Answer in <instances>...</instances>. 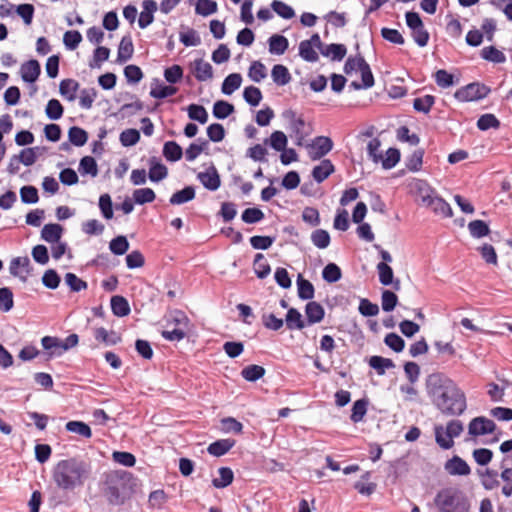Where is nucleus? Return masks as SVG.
<instances>
[{
  "instance_id": "f257e3e1",
  "label": "nucleus",
  "mask_w": 512,
  "mask_h": 512,
  "mask_svg": "<svg viewBox=\"0 0 512 512\" xmlns=\"http://www.w3.org/2000/svg\"><path fill=\"white\" fill-rule=\"evenodd\" d=\"M426 391L432 404L446 416H460L467 408L465 393L442 373L427 377Z\"/></svg>"
},
{
  "instance_id": "f03ea898",
  "label": "nucleus",
  "mask_w": 512,
  "mask_h": 512,
  "mask_svg": "<svg viewBox=\"0 0 512 512\" xmlns=\"http://www.w3.org/2000/svg\"><path fill=\"white\" fill-rule=\"evenodd\" d=\"M92 474V465L81 457L60 460L52 470V479L62 491L71 492L82 487Z\"/></svg>"
},
{
  "instance_id": "7ed1b4c3",
  "label": "nucleus",
  "mask_w": 512,
  "mask_h": 512,
  "mask_svg": "<svg viewBox=\"0 0 512 512\" xmlns=\"http://www.w3.org/2000/svg\"><path fill=\"white\" fill-rule=\"evenodd\" d=\"M134 478L129 472H112L106 475L104 495L109 504L123 505L133 494Z\"/></svg>"
},
{
  "instance_id": "20e7f679",
  "label": "nucleus",
  "mask_w": 512,
  "mask_h": 512,
  "mask_svg": "<svg viewBox=\"0 0 512 512\" xmlns=\"http://www.w3.org/2000/svg\"><path fill=\"white\" fill-rule=\"evenodd\" d=\"M434 504L440 512H467L470 508L466 496L455 488L440 490L434 498Z\"/></svg>"
},
{
  "instance_id": "39448f33",
  "label": "nucleus",
  "mask_w": 512,
  "mask_h": 512,
  "mask_svg": "<svg viewBox=\"0 0 512 512\" xmlns=\"http://www.w3.org/2000/svg\"><path fill=\"white\" fill-rule=\"evenodd\" d=\"M189 323V318L183 311L174 310L166 319V327L174 326L173 329L163 330L161 335L167 341H181L187 335Z\"/></svg>"
},
{
  "instance_id": "423d86ee",
  "label": "nucleus",
  "mask_w": 512,
  "mask_h": 512,
  "mask_svg": "<svg viewBox=\"0 0 512 512\" xmlns=\"http://www.w3.org/2000/svg\"><path fill=\"white\" fill-rule=\"evenodd\" d=\"M419 190L422 203L430 207L436 215H440L443 218L452 217V208L443 198L432 195V191L429 188L423 189L420 186Z\"/></svg>"
},
{
  "instance_id": "0eeeda50",
  "label": "nucleus",
  "mask_w": 512,
  "mask_h": 512,
  "mask_svg": "<svg viewBox=\"0 0 512 512\" xmlns=\"http://www.w3.org/2000/svg\"><path fill=\"white\" fill-rule=\"evenodd\" d=\"M490 88L484 84L473 82L455 92V98L462 102L477 101L485 98Z\"/></svg>"
},
{
  "instance_id": "6e6552de",
  "label": "nucleus",
  "mask_w": 512,
  "mask_h": 512,
  "mask_svg": "<svg viewBox=\"0 0 512 512\" xmlns=\"http://www.w3.org/2000/svg\"><path fill=\"white\" fill-rule=\"evenodd\" d=\"M333 148V141L327 136H317L308 145L309 157L312 160H319L327 155Z\"/></svg>"
},
{
  "instance_id": "1a4fd4ad",
  "label": "nucleus",
  "mask_w": 512,
  "mask_h": 512,
  "mask_svg": "<svg viewBox=\"0 0 512 512\" xmlns=\"http://www.w3.org/2000/svg\"><path fill=\"white\" fill-rule=\"evenodd\" d=\"M496 424L493 420L484 416L473 418L468 425V433L471 436H482L492 434L496 431Z\"/></svg>"
},
{
  "instance_id": "9d476101",
  "label": "nucleus",
  "mask_w": 512,
  "mask_h": 512,
  "mask_svg": "<svg viewBox=\"0 0 512 512\" xmlns=\"http://www.w3.org/2000/svg\"><path fill=\"white\" fill-rule=\"evenodd\" d=\"M284 117L289 121V128L294 133L296 144L302 145L306 133L304 132L305 121L301 117H296V113L292 110L286 111Z\"/></svg>"
},
{
  "instance_id": "9b49d317",
  "label": "nucleus",
  "mask_w": 512,
  "mask_h": 512,
  "mask_svg": "<svg viewBox=\"0 0 512 512\" xmlns=\"http://www.w3.org/2000/svg\"><path fill=\"white\" fill-rule=\"evenodd\" d=\"M9 272L12 276L19 277L22 281H26L31 272L30 259L27 256L13 258L9 265Z\"/></svg>"
},
{
  "instance_id": "f8f14e48",
  "label": "nucleus",
  "mask_w": 512,
  "mask_h": 512,
  "mask_svg": "<svg viewBox=\"0 0 512 512\" xmlns=\"http://www.w3.org/2000/svg\"><path fill=\"white\" fill-rule=\"evenodd\" d=\"M444 469L452 476H467L471 472L466 461L457 455L446 461Z\"/></svg>"
},
{
  "instance_id": "ddd939ff",
  "label": "nucleus",
  "mask_w": 512,
  "mask_h": 512,
  "mask_svg": "<svg viewBox=\"0 0 512 512\" xmlns=\"http://www.w3.org/2000/svg\"><path fill=\"white\" fill-rule=\"evenodd\" d=\"M197 178L201 184L210 191L217 190L221 185L220 176L214 166H211L204 172H199Z\"/></svg>"
},
{
  "instance_id": "4468645a",
  "label": "nucleus",
  "mask_w": 512,
  "mask_h": 512,
  "mask_svg": "<svg viewBox=\"0 0 512 512\" xmlns=\"http://www.w3.org/2000/svg\"><path fill=\"white\" fill-rule=\"evenodd\" d=\"M377 271L379 275V281L384 286L392 285L395 290L400 289V280L395 279L394 280V273L393 269L384 262H380L377 264Z\"/></svg>"
},
{
  "instance_id": "2eb2a0df",
  "label": "nucleus",
  "mask_w": 512,
  "mask_h": 512,
  "mask_svg": "<svg viewBox=\"0 0 512 512\" xmlns=\"http://www.w3.org/2000/svg\"><path fill=\"white\" fill-rule=\"evenodd\" d=\"M20 72L24 82L33 83L38 79L41 67L37 60L32 59L21 65Z\"/></svg>"
},
{
  "instance_id": "dca6fc26",
  "label": "nucleus",
  "mask_w": 512,
  "mask_h": 512,
  "mask_svg": "<svg viewBox=\"0 0 512 512\" xmlns=\"http://www.w3.org/2000/svg\"><path fill=\"white\" fill-rule=\"evenodd\" d=\"M193 73L200 82H205L213 78V68L209 62L203 59H195L193 62Z\"/></svg>"
},
{
  "instance_id": "f3484780",
  "label": "nucleus",
  "mask_w": 512,
  "mask_h": 512,
  "mask_svg": "<svg viewBox=\"0 0 512 512\" xmlns=\"http://www.w3.org/2000/svg\"><path fill=\"white\" fill-rule=\"evenodd\" d=\"M305 314L308 325H313L324 319L325 310L318 302L310 301L305 306Z\"/></svg>"
},
{
  "instance_id": "a211bd4d",
  "label": "nucleus",
  "mask_w": 512,
  "mask_h": 512,
  "mask_svg": "<svg viewBox=\"0 0 512 512\" xmlns=\"http://www.w3.org/2000/svg\"><path fill=\"white\" fill-rule=\"evenodd\" d=\"M149 165L148 177L152 182H159L167 177L168 169L158 160V158L151 157Z\"/></svg>"
},
{
  "instance_id": "6ab92c4d",
  "label": "nucleus",
  "mask_w": 512,
  "mask_h": 512,
  "mask_svg": "<svg viewBox=\"0 0 512 512\" xmlns=\"http://www.w3.org/2000/svg\"><path fill=\"white\" fill-rule=\"evenodd\" d=\"M335 171L333 163L329 159H324L312 170V177L317 183H322Z\"/></svg>"
},
{
  "instance_id": "aec40b11",
  "label": "nucleus",
  "mask_w": 512,
  "mask_h": 512,
  "mask_svg": "<svg viewBox=\"0 0 512 512\" xmlns=\"http://www.w3.org/2000/svg\"><path fill=\"white\" fill-rule=\"evenodd\" d=\"M134 53V46L130 36H124L118 46L117 62L123 64L130 60Z\"/></svg>"
},
{
  "instance_id": "412c9836",
  "label": "nucleus",
  "mask_w": 512,
  "mask_h": 512,
  "mask_svg": "<svg viewBox=\"0 0 512 512\" xmlns=\"http://www.w3.org/2000/svg\"><path fill=\"white\" fill-rule=\"evenodd\" d=\"M94 338L106 345H116L121 342V336L115 331H107L104 327L94 329Z\"/></svg>"
},
{
  "instance_id": "4be33fe9",
  "label": "nucleus",
  "mask_w": 512,
  "mask_h": 512,
  "mask_svg": "<svg viewBox=\"0 0 512 512\" xmlns=\"http://www.w3.org/2000/svg\"><path fill=\"white\" fill-rule=\"evenodd\" d=\"M63 227L59 224L49 223L44 225L41 238L48 243L58 242L62 236Z\"/></svg>"
},
{
  "instance_id": "5701e85b",
  "label": "nucleus",
  "mask_w": 512,
  "mask_h": 512,
  "mask_svg": "<svg viewBox=\"0 0 512 512\" xmlns=\"http://www.w3.org/2000/svg\"><path fill=\"white\" fill-rule=\"evenodd\" d=\"M347 53V48L344 44H328L325 45L321 54L324 57L330 58L332 61H341Z\"/></svg>"
},
{
  "instance_id": "b1692460",
  "label": "nucleus",
  "mask_w": 512,
  "mask_h": 512,
  "mask_svg": "<svg viewBox=\"0 0 512 512\" xmlns=\"http://www.w3.org/2000/svg\"><path fill=\"white\" fill-rule=\"evenodd\" d=\"M235 445V440L232 439H220L213 443H211L207 451L210 455L220 457L225 455L233 446Z\"/></svg>"
},
{
  "instance_id": "393cba45",
  "label": "nucleus",
  "mask_w": 512,
  "mask_h": 512,
  "mask_svg": "<svg viewBox=\"0 0 512 512\" xmlns=\"http://www.w3.org/2000/svg\"><path fill=\"white\" fill-rule=\"evenodd\" d=\"M269 52L275 55H282L288 49V39L282 35H272L269 40Z\"/></svg>"
},
{
  "instance_id": "a878e982",
  "label": "nucleus",
  "mask_w": 512,
  "mask_h": 512,
  "mask_svg": "<svg viewBox=\"0 0 512 512\" xmlns=\"http://www.w3.org/2000/svg\"><path fill=\"white\" fill-rule=\"evenodd\" d=\"M111 310L118 317H125L131 311L127 299L120 295H115L111 298Z\"/></svg>"
},
{
  "instance_id": "bb28decb",
  "label": "nucleus",
  "mask_w": 512,
  "mask_h": 512,
  "mask_svg": "<svg viewBox=\"0 0 512 512\" xmlns=\"http://www.w3.org/2000/svg\"><path fill=\"white\" fill-rule=\"evenodd\" d=\"M195 198V189L193 186H186L182 190H179L172 194L169 199L171 205H181L187 203Z\"/></svg>"
},
{
  "instance_id": "cd10ccee",
  "label": "nucleus",
  "mask_w": 512,
  "mask_h": 512,
  "mask_svg": "<svg viewBox=\"0 0 512 512\" xmlns=\"http://www.w3.org/2000/svg\"><path fill=\"white\" fill-rule=\"evenodd\" d=\"M271 77L274 83L278 86L287 85L291 81V75L286 66L276 64L271 71Z\"/></svg>"
},
{
  "instance_id": "c85d7f7f",
  "label": "nucleus",
  "mask_w": 512,
  "mask_h": 512,
  "mask_svg": "<svg viewBox=\"0 0 512 512\" xmlns=\"http://www.w3.org/2000/svg\"><path fill=\"white\" fill-rule=\"evenodd\" d=\"M286 326L289 330H302L306 325L296 308H289L286 314Z\"/></svg>"
},
{
  "instance_id": "c756f323",
  "label": "nucleus",
  "mask_w": 512,
  "mask_h": 512,
  "mask_svg": "<svg viewBox=\"0 0 512 512\" xmlns=\"http://www.w3.org/2000/svg\"><path fill=\"white\" fill-rule=\"evenodd\" d=\"M219 478L212 480V485L217 489H223L229 486L234 479V473L229 467H220L218 469Z\"/></svg>"
},
{
  "instance_id": "7c9ffc66",
  "label": "nucleus",
  "mask_w": 512,
  "mask_h": 512,
  "mask_svg": "<svg viewBox=\"0 0 512 512\" xmlns=\"http://www.w3.org/2000/svg\"><path fill=\"white\" fill-rule=\"evenodd\" d=\"M298 297L301 300H311L314 297L315 289L313 284L302 277L301 274L297 278Z\"/></svg>"
},
{
  "instance_id": "2f4dec72",
  "label": "nucleus",
  "mask_w": 512,
  "mask_h": 512,
  "mask_svg": "<svg viewBox=\"0 0 512 512\" xmlns=\"http://www.w3.org/2000/svg\"><path fill=\"white\" fill-rule=\"evenodd\" d=\"M163 156L170 162H176L183 156L181 146L175 141H167L163 146Z\"/></svg>"
},
{
  "instance_id": "473e14b6",
  "label": "nucleus",
  "mask_w": 512,
  "mask_h": 512,
  "mask_svg": "<svg viewBox=\"0 0 512 512\" xmlns=\"http://www.w3.org/2000/svg\"><path fill=\"white\" fill-rule=\"evenodd\" d=\"M369 366L373 368L378 375H384L386 369H392L395 367L394 362L389 358L382 356H372L369 359Z\"/></svg>"
},
{
  "instance_id": "72a5a7b5",
  "label": "nucleus",
  "mask_w": 512,
  "mask_h": 512,
  "mask_svg": "<svg viewBox=\"0 0 512 512\" xmlns=\"http://www.w3.org/2000/svg\"><path fill=\"white\" fill-rule=\"evenodd\" d=\"M242 83V76L239 73L229 74L222 83V93L225 95H231L235 90H237Z\"/></svg>"
},
{
  "instance_id": "f704fd0d",
  "label": "nucleus",
  "mask_w": 512,
  "mask_h": 512,
  "mask_svg": "<svg viewBox=\"0 0 512 512\" xmlns=\"http://www.w3.org/2000/svg\"><path fill=\"white\" fill-rule=\"evenodd\" d=\"M253 267L255 274L260 279L266 278L271 272V267L262 253L255 255Z\"/></svg>"
},
{
  "instance_id": "c9c22d12",
  "label": "nucleus",
  "mask_w": 512,
  "mask_h": 512,
  "mask_svg": "<svg viewBox=\"0 0 512 512\" xmlns=\"http://www.w3.org/2000/svg\"><path fill=\"white\" fill-rule=\"evenodd\" d=\"M65 428L67 431L78 434L83 438L89 439L92 437L91 428L85 422L69 421L66 423Z\"/></svg>"
},
{
  "instance_id": "e433bc0d",
  "label": "nucleus",
  "mask_w": 512,
  "mask_h": 512,
  "mask_svg": "<svg viewBox=\"0 0 512 512\" xmlns=\"http://www.w3.org/2000/svg\"><path fill=\"white\" fill-rule=\"evenodd\" d=\"M287 142V136L282 131H274L268 139L264 140V144H269L276 151L285 150Z\"/></svg>"
},
{
  "instance_id": "4c0bfd02",
  "label": "nucleus",
  "mask_w": 512,
  "mask_h": 512,
  "mask_svg": "<svg viewBox=\"0 0 512 512\" xmlns=\"http://www.w3.org/2000/svg\"><path fill=\"white\" fill-rule=\"evenodd\" d=\"M68 139L69 141L77 146H84L88 140V133L78 126H72L68 131Z\"/></svg>"
},
{
  "instance_id": "58836bf2",
  "label": "nucleus",
  "mask_w": 512,
  "mask_h": 512,
  "mask_svg": "<svg viewBox=\"0 0 512 512\" xmlns=\"http://www.w3.org/2000/svg\"><path fill=\"white\" fill-rule=\"evenodd\" d=\"M79 88V83L73 79H64L60 82V94L66 97L69 101H73L76 97L75 93Z\"/></svg>"
},
{
  "instance_id": "ea45409f",
  "label": "nucleus",
  "mask_w": 512,
  "mask_h": 512,
  "mask_svg": "<svg viewBox=\"0 0 512 512\" xmlns=\"http://www.w3.org/2000/svg\"><path fill=\"white\" fill-rule=\"evenodd\" d=\"M234 105L224 101L218 100L213 105V116L217 119H225L234 112Z\"/></svg>"
},
{
  "instance_id": "a19ab883",
  "label": "nucleus",
  "mask_w": 512,
  "mask_h": 512,
  "mask_svg": "<svg viewBox=\"0 0 512 512\" xmlns=\"http://www.w3.org/2000/svg\"><path fill=\"white\" fill-rule=\"evenodd\" d=\"M299 55L300 57L310 63L317 62L319 59L318 53L315 47L312 46L309 41H301L299 44Z\"/></svg>"
},
{
  "instance_id": "79ce46f5",
  "label": "nucleus",
  "mask_w": 512,
  "mask_h": 512,
  "mask_svg": "<svg viewBox=\"0 0 512 512\" xmlns=\"http://www.w3.org/2000/svg\"><path fill=\"white\" fill-rule=\"evenodd\" d=\"M481 57L487 61L497 64L504 63L506 61L505 54L494 46L484 47L481 50Z\"/></svg>"
},
{
  "instance_id": "37998d69",
  "label": "nucleus",
  "mask_w": 512,
  "mask_h": 512,
  "mask_svg": "<svg viewBox=\"0 0 512 512\" xmlns=\"http://www.w3.org/2000/svg\"><path fill=\"white\" fill-rule=\"evenodd\" d=\"M79 172L82 175H91L96 177L98 175V166L95 159L91 156H84L79 163Z\"/></svg>"
},
{
  "instance_id": "c03bdc74",
  "label": "nucleus",
  "mask_w": 512,
  "mask_h": 512,
  "mask_svg": "<svg viewBox=\"0 0 512 512\" xmlns=\"http://www.w3.org/2000/svg\"><path fill=\"white\" fill-rule=\"evenodd\" d=\"M265 374L264 367L260 365H248L242 369L241 375L242 377L249 382H255L258 379L262 378Z\"/></svg>"
},
{
  "instance_id": "a18cd8bd",
  "label": "nucleus",
  "mask_w": 512,
  "mask_h": 512,
  "mask_svg": "<svg viewBox=\"0 0 512 512\" xmlns=\"http://www.w3.org/2000/svg\"><path fill=\"white\" fill-rule=\"evenodd\" d=\"M499 127L500 121L491 113L483 114L477 120V128L481 131H487L491 128L498 129Z\"/></svg>"
},
{
  "instance_id": "49530a36",
  "label": "nucleus",
  "mask_w": 512,
  "mask_h": 512,
  "mask_svg": "<svg viewBox=\"0 0 512 512\" xmlns=\"http://www.w3.org/2000/svg\"><path fill=\"white\" fill-rule=\"evenodd\" d=\"M42 347L49 351L51 356L62 355L60 339L53 336H45L41 339Z\"/></svg>"
},
{
  "instance_id": "de8ad7c7",
  "label": "nucleus",
  "mask_w": 512,
  "mask_h": 512,
  "mask_svg": "<svg viewBox=\"0 0 512 512\" xmlns=\"http://www.w3.org/2000/svg\"><path fill=\"white\" fill-rule=\"evenodd\" d=\"M369 402L367 399L362 398L354 402L352 407V413L350 416V419L354 423H358L362 421L364 418L366 412H367V406Z\"/></svg>"
},
{
  "instance_id": "09e8293b",
  "label": "nucleus",
  "mask_w": 512,
  "mask_h": 512,
  "mask_svg": "<svg viewBox=\"0 0 512 512\" xmlns=\"http://www.w3.org/2000/svg\"><path fill=\"white\" fill-rule=\"evenodd\" d=\"M468 229L472 237L482 238L490 233L489 226L483 220H473L468 224Z\"/></svg>"
},
{
  "instance_id": "8fccbe9b",
  "label": "nucleus",
  "mask_w": 512,
  "mask_h": 512,
  "mask_svg": "<svg viewBox=\"0 0 512 512\" xmlns=\"http://www.w3.org/2000/svg\"><path fill=\"white\" fill-rule=\"evenodd\" d=\"M188 116L191 120L205 124L208 121V113L202 105L190 104L187 107Z\"/></svg>"
},
{
  "instance_id": "3c124183",
  "label": "nucleus",
  "mask_w": 512,
  "mask_h": 512,
  "mask_svg": "<svg viewBox=\"0 0 512 512\" xmlns=\"http://www.w3.org/2000/svg\"><path fill=\"white\" fill-rule=\"evenodd\" d=\"M322 277L328 283H335L341 279L342 272L338 265L329 263L322 270Z\"/></svg>"
},
{
  "instance_id": "603ef678",
  "label": "nucleus",
  "mask_w": 512,
  "mask_h": 512,
  "mask_svg": "<svg viewBox=\"0 0 512 512\" xmlns=\"http://www.w3.org/2000/svg\"><path fill=\"white\" fill-rule=\"evenodd\" d=\"M156 194L151 188H140L133 192V199L135 203L143 205L151 203L155 200Z\"/></svg>"
},
{
  "instance_id": "864d4df0",
  "label": "nucleus",
  "mask_w": 512,
  "mask_h": 512,
  "mask_svg": "<svg viewBox=\"0 0 512 512\" xmlns=\"http://www.w3.org/2000/svg\"><path fill=\"white\" fill-rule=\"evenodd\" d=\"M109 249L115 255H123L129 249V242L125 236H117L110 241Z\"/></svg>"
},
{
  "instance_id": "5fc2aeb1",
  "label": "nucleus",
  "mask_w": 512,
  "mask_h": 512,
  "mask_svg": "<svg viewBox=\"0 0 512 512\" xmlns=\"http://www.w3.org/2000/svg\"><path fill=\"white\" fill-rule=\"evenodd\" d=\"M330 235L324 229H316L311 234L312 243L319 249H325L330 244Z\"/></svg>"
},
{
  "instance_id": "6e6d98bb",
  "label": "nucleus",
  "mask_w": 512,
  "mask_h": 512,
  "mask_svg": "<svg viewBox=\"0 0 512 512\" xmlns=\"http://www.w3.org/2000/svg\"><path fill=\"white\" fill-rule=\"evenodd\" d=\"M263 211L257 207L247 208L242 212L241 219L246 224H255L264 219Z\"/></svg>"
},
{
  "instance_id": "4d7b16f0",
  "label": "nucleus",
  "mask_w": 512,
  "mask_h": 512,
  "mask_svg": "<svg viewBox=\"0 0 512 512\" xmlns=\"http://www.w3.org/2000/svg\"><path fill=\"white\" fill-rule=\"evenodd\" d=\"M435 103V97L432 95H425L424 97L415 98L413 101V108L424 114H428L431 107Z\"/></svg>"
},
{
  "instance_id": "13d9d810",
  "label": "nucleus",
  "mask_w": 512,
  "mask_h": 512,
  "mask_svg": "<svg viewBox=\"0 0 512 512\" xmlns=\"http://www.w3.org/2000/svg\"><path fill=\"white\" fill-rule=\"evenodd\" d=\"M481 482L483 487L486 490H493L499 486V481L497 480L498 472L492 469H486L485 472L480 473Z\"/></svg>"
},
{
  "instance_id": "bf43d9fd",
  "label": "nucleus",
  "mask_w": 512,
  "mask_h": 512,
  "mask_svg": "<svg viewBox=\"0 0 512 512\" xmlns=\"http://www.w3.org/2000/svg\"><path fill=\"white\" fill-rule=\"evenodd\" d=\"M46 115L51 120H58L63 116L64 108L59 100L51 99L45 109Z\"/></svg>"
},
{
  "instance_id": "052dcab7",
  "label": "nucleus",
  "mask_w": 512,
  "mask_h": 512,
  "mask_svg": "<svg viewBox=\"0 0 512 512\" xmlns=\"http://www.w3.org/2000/svg\"><path fill=\"white\" fill-rule=\"evenodd\" d=\"M198 141L200 144L191 143L189 147L185 151V157L187 161H194L208 146V141L202 138H199Z\"/></svg>"
},
{
  "instance_id": "680f3d73",
  "label": "nucleus",
  "mask_w": 512,
  "mask_h": 512,
  "mask_svg": "<svg viewBox=\"0 0 512 512\" xmlns=\"http://www.w3.org/2000/svg\"><path fill=\"white\" fill-rule=\"evenodd\" d=\"M244 100L251 106H257L261 102L263 96L258 87L248 86L243 91Z\"/></svg>"
},
{
  "instance_id": "e2e57ef3",
  "label": "nucleus",
  "mask_w": 512,
  "mask_h": 512,
  "mask_svg": "<svg viewBox=\"0 0 512 512\" xmlns=\"http://www.w3.org/2000/svg\"><path fill=\"white\" fill-rule=\"evenodd\" d=\"M119 139L124 147H130L139 142L140 132L133 128L126 129L121 132Z\"/></svg>"
},
{
  "instance_id": "0e129e2a",
  "label": "nucleus",
  "mask_w": 512,
  "mask_h": 512,
  "mask_svg": "<svg viewBox=\"0 0 512 512\" xmlns=\"http://www.w3.org/2000/svg\"><path fill=\"white\" fill-rule=\"evenodd\" d=\"M271 8L277 15L282 17L283 19H291L295 16V12L293 8L283 1L280 0H274L271 3Z\"/></svg>"
},
{
  "instance_id": "69168bd1",
  "label": "nucleus",
  "mask_w": 512,
  "mask_h": 512,
  "mask_svg": "<svg viewBox=\"0 0 512 512\" xmlns=\"http://www.w3.org/2000/svg\"><path fill=\"white\" fill-rule=\"evenodd\" d=\"M400 161V151L397 148H389L386 151V157L381 158L380 162L384 169H392Z\"/></svg>"
},
{
  "instance_id": "338daca9",
  "label": "nucleus",
  "mask_w": 512,
  "mask_h": 512,
  "mask_svg": "<svg viewBox=\"0 0 512 512\" xmlns=\"http://www.w3.org/2000/svg\"><path fill=\"white\" fill-rule=\"evenodd\" d=\"M82 41V35L77 30H69L64 33L63 42L68 50H75Z\"/></svg>"
},
{
  "instance_id": "774afa93",
  "label": "nucleus",
  "mask_w": 512,
  "mask_h": 512,
  "mask_svg": "<svg viewBox=\"0 0 512 512\" xmlns=\"http://www.w3.org/2000/svg\"><path fill=\"white\" fill-rule=\"evenodd\" d=\"M248 76L254 82L262 81L267 76L265 65L260 61H254L249 68Z\"/></svg>"
}]
</instances>
